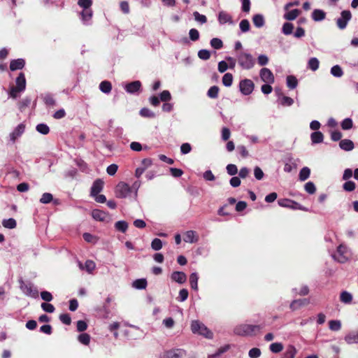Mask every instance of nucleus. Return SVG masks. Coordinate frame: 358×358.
Masks as SVG:
<instances>
[{
	"mask_svg": "<svg viewBox=\"0 0 358 358\" xmlns=\"http://www.w3.org/2000/svg\"><path fill=\"white\" fill-rule=\"evenodd\" d=\"M92 2V0H78V6L81 9L78 13L83 24L85 25L91 24L93 16Z\"/></svg>",
	"mask_w": 358,
	"mask_h": 358,
	"instance_id": "nucleus-1",
	"label": "nucleus"
},
{
	"mask_svg": "<svg viewBox=\"0 0 358 358\" xmlns=\"http://www.w3.org/2000/svg\"><path fill=\"white\" fill-rule=\"evenodd\" d=\"M262 329L260 325L243 324L236 326L234 332L235 334L242 336H251L259 331Z\"/></svg>",
	"mask_w": 358,
	"mask_h": 358,
	"instance_id": "nucleus-2",
	"label": "nucleus"
},
{
	"mask_svg": "<svg viewBox=\"0 0 358 358\" xmlns=\"http://www.w3.org/2000/svg\"><path fill=\"white\" fill-rule=\"evenodd\" d=\"M352 255L351 250L344 244L338 246L336 251L332 255L333 259L341 264L345 263L350 260Z\"/></svg>",
	"mask_w": 358,
	"mask_h": 358,
	"instance_id": "nucleus-3",
	"label": "nucleus"
},
{
	"mask_svg": "<svg viewBox=\"0 0 358 358\" xmlns=\"http://www.w3.org/2000/svg\"><path fill=\"white\" fill-rule=\"evenodd\" d=\"M191 330L194 334L201 335L207 338H212L213 336V332L209 330L204 324L199 320H194L192 322Z\"/></svg>",
	"mask_w": 358,
	"mask_h": 358,
	"instance_id": "nucleus-4",
	"label": "nucleus"
},
{
	"mask_svg": "<svg viewBox=\"0 0 358 358\" xmlns=\"http://www.w3.org/2000/svg\"><path fill=\"white\" fill-rule=\"evenodd\" d=\"M238 64L243 69H250L255 65V60L252 55L248 52H241L237 57Z\"/></svg>",
	"mask_w": 358,
	"mask_h": 358,
	"instance_id": "nucleus-5",
	"label": "nucleus"
},
{
	"mask_svg": "<svg viewBox=\"0 0 358 358\" xmlns=\"http://www.w3.org/2000/svg\"><path fill=\"white\" fill-rule=\"evenodd\" d=\"M20 288L25 295L29 297L36 299L38 296L37 289L31 283L27 284L21 281Z\"/></svg>",
	"mask_w": 358,
	"mask_h": 358,
	"instance_id": "nucleus-6",
	"label": "nucleus"
},
{
	"mask_svg": "<svg viewBox=\"0 0 358 358\" xmlns=\"http://www.w3.org/2000/svg\"><path fill=\"white\" fill-rule=\"evenodd\" d=\"M131 192L130 186L124 182H119L115 187V195L118 198H126Z\"/></svg>",
	"mask_w": 358,
	"mask_h": 358,
	"instance_id": "nucleus-7",
	"label": "nucleus"
},
{
	"mask_svg": "<svg viewBox=\"0 0 358 358\" xmlns=\"http://www.w3.org/2000/svg\"><path fill=\"white\" fill-rule=\"evenodd\" d=\"M26 125L24 123H20L15 127L8 135L10 142L15 143V141L24 133Z\"/></svg>",
	"mask_w": 358,
	"mask_h": 358,
	"instance_id": "nucleus-8",
	"label": "nucleus"
},
{
	"mask_svg": "<svg viewBox=\"0 0 358 358\" xmlns=\"http://www.w3.org/2000/svg\"><path fill=\"white\" fill-rule=\"evenodd\" d=\"M255 85L250 79H244L239 83V89L243 95H250L254 90Z\"/></svg>",
	"mask_w": 358,
	"mask_h": 358,
	"instance_id": "nucleus-9",
	"label": "nucleus"
},
{
	"mask_svg": "<svg viewBox=\"0 0 358 358\" xmlns=\"http://www.w3.org/2000/svg\"><path fill=\"white\" fill-rule=\"evenodd\" d=\"M352 17V14L350 10H343L341 13V17L337 19L336 24L340 29L346 28L348 22Z\"/></svg>",
	"mask_w": 358,
	"mask_h": 358,
	"instance_id": "nucleus-10",
	"label": "nucleus"
},
{
	"mask_svg": "<svg viewBox=\"0 0 358 358\" xmlns=\"http://www.w3.org/2000/svg\"><path fill=\"white\" fill-rule=\"evenodd\" d=\"M186 355L185 350L176 348L164 352L161 358H184Z\"/></svg>",
	"mask_w": 358,
	"mask_h": 358,
	"instance_id": "nucleus-11",
	"label": "nucleus"
},
{
	"mask_svg": "<svg viewBox=\"0 0 358 358\" xmlns=\"http://www.w3.org/2000/svg\"><path fill=\"white\" fill-rule=\"evenodd\" d=\"M259 76L261 80L266 83L272 84L275 81L273 73L267 68L262 69L259 72Z\"/></svg>",
	"mask_w": 358,
	"mask_h": 358,
	"instance_id": "nucleus-12",
	"label": "nucleus"
},
{
	"mask_svg": "<svg viewBox=\"0 0 358 358\" xmlns=\"http://www.w3.org/2000/svg\"><path fill=\"white\" fill-rule=\"evenodd\" d=\"M278 203L281 207H285V208H292V209L305 210L304 208H302L298 203H296L294 201H292L290 199H280L278 201Z\"/></svg>",
	"mask_w": 358,
	"mask_h": 358,
	"instance_id": "nucleus-13",
	"label": "nucleus"
},
{
	"mask_svg": "<svg viewBox=\"0 0 358 358\" xmlns=\"http://www.w3.org/2000/svg\"><path fill=\"white\" fill-rule=\"evenodd\" d=\"M217 20H218L220 24H222V25L227 24V23H228L229 24H234L231 15L230 14H229L228 13H227L226 11H223V10L220 11L218 13Z\"/></svg>",
	"mask_w": 358,
	"mask_h": 358,
	"instance_id": "nucleus-14",
	"label": "nucleus"
},
{
	"mask_svg": "<svg viewBox=\"0 0 358 358\" xmlns=\"http://www.w3.org/2000/svg\"><path fill=\"white\" fill-rule=\"evenodd\" d=\"M171 279L179 284H183L187 280V275L182 271H173L171 275Z\"/></svg>",
	"mask_w": 358,
	"mask_h": 358,
	"instance_id": "nucleus-15",
	"label": "nucleus"
},
{
	"mask_svg": "<svg viewBox=\"0 0 358 358\" xmlns=\"http://www.w3.org/2000/svg\"><path fill=\"white\" fill-rule=\"evenodd\" d=\"M183 241L189 243H196L199 241L198 234L194 231H187L184 234Z\"/></svg>",
	"mask_w": 358,
	"mask_h": 358,
	"instance_id": "nucleus-16",
	"label": "nucleus"
},
{
	"mask_svg": "<svg viewBox=\"0 0 358 358\" xmlns=\"http://www.w3.org/2000/svg\"><path fill=\"white\" fill-rule=\"evenodd\" d=\"M103 182L101 179L96 180L91 187V196H96L103 189Z\"/></svg>",
	"mask_w": 358,
	"mask_h": 358,
	"instance_id": "nucleus-17",
	"label": "nucleus"
},
{
	"mask_svg": "<svg viewBox=\"0 0 358 358\" xmlns=\"http://www.w3.org/2000/svg\"><path fill=\"white\" fill-rule=\"evenodd\" d=\"M16 86L15 87L18 90V91L22 92L25 90L26 87V80L24 77V74L23 73H20L19 76L17 77L15 80Z\"/></svg>",
	"mask_w": 358,
	"mask_h": 358,
	"instance_id": "nucleus-18",
	"label": "nucleus"
},
{
	"mask_svg": "<svg viewBox=\"0 0 358 358\" xmlns=\"http://www.w3.org/2000/svg\"><path fill=\"white\" fill-rule=\"evenodd\" d=\"M344 340L349 345L358 343V331H353L349 332L345 335Z\"/></svg>",
	"mask_w": 358,
	"mask_h": 358,
	"instance_id": "nucleus-19",
	"label": "nucleus"
},
{
	"mask_svg": "<svg viewBox=\"0 0 358 358\" xmlns=\"http://www.w3.org/2000/svg\"><path fill=\"white\" fill-rule=\"evenodd\" d=\"M80 269H85L89 273H91L96 268V264L92 260H87L83 265L81 262H78Z\"/></svg>",
	"mask_w": 358,
	"mask_h": 358,
	"instance_id": "nucleus-20",
	"label": "nucleus"
},
{
	"mask_svg": "<svg viewBox=\"0 0 358 358\" xmlns=\"http://www.w3.org/2000/svg\"><path fill=\"white\" fill-rule=\"evenodd\" d=\"M141 86L140 81H134L129 84H127L125 86V90L130 94L135 93L136 92L138 91L140 87Z\"/></svg>",
	"mask_w": 358,
	"mask_h": 358,
	"instance_id": "nucleus-21",
	"label": "nucleus"
},
{
	"mask_svg": "<svg viewBox=\"0 0 358 358\" xmlns=\"http://www.w3.org/2000/svg\"><path fill=\"white\" fill-rule=\"evenodd\" d=\"M25 65V61L23 59H13L10 62V69L11 71L22 69Z\"/></svg>",
	"mask_w": 358,
	"mask_h": 358,
	"instance_id": "nucleus-22",
	"label": "nucleus"
},
{
	"mask_svg": "<svg viewBox=\"0 0 358 358\" xmlns=\"http://www.w3.org/2000/svg\"><path fill=\"white\" fill-rule=\"evenodd\" d=\"M341 149L345 151H351L354 149V143L350 139L341 140L339 143Z\"/></svg>",
	"mask_w": 358,
	"mask_h": 358,
	"instance_id": "nucleus-23",
	"label": "nucleus"
},
{
	"mask_svg": "<svg viewBox=\"0 0 358 358\" xmlns=\"http://www.w3.org/2000/svg\"><path fill=\"white\" fill-rule=\"evenodd\" d=\"M308 303H309V301L306 299H296V300H294L291 303L289 307L292 310H295L298 309L299 308L306 306Z\"/></svg>",
	"mask_w": 358,
	"mask_h": 358,
	"instance_id": "nucleus-24",
	"label": "nucleus"
},
{
	"mask_svg": "<svg viewBox=\"0 0 358 358\" xmlns=\"http://www.w3.org/2000/svg\"><path fill=\"white\" fill-rule=\"evenodd\" d=\"M325 17V12L320 9H315L312 13V18L315 22L322 21Z\"/></svg>",
	"mask_w": 358,
	"mask_h": 358,
	"instance_id": "nucleus-25",
	"label": "nucleus"
},
{
	"mask_svg": "<svg viewBox=\"0 0 358 358\" xmlns=\"http://www.w3.org/2000/svg\"><path fill=\"white\" fill-rule=\"evenodd\" d=\"M287 13L284 15L283 17L286 20L292 21L294 20L301 13L299 9H294L292 10H286Z\"/></svg>",
	"mask_w": 358,
	"mask_h": 358,
	"instance_id": "nucleus-26",
	"label": "nucleus"
},
{
	"mask_svg": "<svg viewBox=\"0 0 358 358\" xmlns=\"http://www.w3.org/2000/svg\"><path fill=\"white\" fill-rule=\"evenodd\" d=\"M352 299V294L348 291H343L340 294V301L345 304L350 303Z\"/></svg>",
	"mask_w": 358,
	"mask_h": 358,
	"instance_id": "nucleus-27",
	"label": "nucleus"
},
{
	"mask_svg": "<svg viewBox=\"0 0 358 358\" xmlns=\"http://www.w3.org/2000/svg\"><path fill=\"white\" fill-rule=\"evenodd\" d=\"M252 22L256 27L261 28L265 24L264 17L261 14H256L252 17Z\"/></svg>",
	"mask_w": 358,
	"mask_h": 358,
	"instance_id": "nucleus-28",
	"label": "nucleus"
},
{
	"mask_svg": "<svg viewBox=\"0 0 358 358\" xmlns=\"http://www.w3.org/2000/svg\"><path fill=\"white\" fill-rule=\"evenodd\" d=\"M92 216L95 220L103 221L106 218L107 214L102 210L95 209L92 210Z\"/></svg>",
	"mask_w": 358,
	"mask_h": 358,
	"instance_id": "nucleus-29",
	"label": "nucleus"
},
{
	"mask_svg": "<svg viewBox=\"0 0 358 358\" xmlns=\"http://www.w3.org/2000/svg\"><path fill=\"white\" fill-rule=\"evenodd\" d=\"M198 280H199V275H198L197 273L194 272L190 274L189 284H190L191 288L195 291L198 290Z\"/></svg>",
	"mask_w": 358,
	"mask_h": 358,
	"instance_id": "nucleus-30",
	"label": "nucleus"
},
{
	"mask_svg": "<svg viewBox=\"0 0 358 358\" xmlns=\"http://www.w3.org/2000/svg\"><path fill=\"white\" fill-rule=\"evenodd\" d=\"M310 139L313 144L320 143L324 140V136L320 131H314L310 135Z\"/></svg>",
	"mask_w": 358,
	"mask_h": 358,
	"instance_id": "nucleus-31",
	"label": "nucleus"
},
{
	"mask_svg": "<svg viewBox=\"0 0 358 358\" xmlns=\"http://www.w3.org/2000/svg\"><path fill=\"white\" fill-rule=\"evenodd\" d=\"M133 287L137 289H143L147 287V280L145 278L137 279L132 283Z\"/></svg>",
	"mask_w": 358,
	"mask_h": 358,
	"instance_id": "nucleus-32",
	"label": "nucleus"
},
{
	"mask_svg": "<svg viewBox=\"0 0 358 358\" xmlns=\"http://www.w3.org/2000/svg\"><path fill=\"white\" fill-rule=\"evenodd\" d=\"M99 89L102 92L109 94L112 90V85L109 81L104 80L100 83Z\"/></svg>",
	"mask_w": 358,
	"mask_h": 358,
	"instance_id": "nucleus-33",
	"label": "nucleus"
},
{
	"mask_svg": "<svg viewBox=\"0 0 358 358\" xmlns=\"http://www.w3.org/2000/svg\"><path fill=\"white\" fill-rule=\"evenodd\" d=\"M115 228L117 231L124 233L128 229V223L124 220L117 221L115 224Z\"/></svg>",
	"mask_w": 358,
	"mask_h": 358,
	"instance_id": "nucleus-34",
	"label": "nucleus"
},
{
	"mask_svg": "<svg viewBox=\"0 0 358 358\" xmlns=\"http://www.w3.org/2000/svg\"><path fill=\"white\" fill-rule=\"evenodd\" d=\"M310 175V169L308 167H303L301 169L299 175V178L301 181H305Z\"/></svg>",
	"mask_w": 358,
	"mask_h": 358,
	"instance_id": "nucleus-35",
	"label": "nucleus"
},
{
	"mask_svg": "<svg viewBox=\"0 0 358 358\" xmlns=\"http://www.w3.org/2000/svg\"><path fill=\"white\" fill-rule=\"evenodd\" d=\"M2 225L5 228L12 229L16 227L17 223L15 219L9 218L3 220L2 221Z\"/></svg>",
	"mask_w": 358,
	"mask_h": 358,
	"instance_id": "nucleus-36",
	"label": "nucleus"
},
{
	"mask_svg": "<svg viewBox=\"0 0 358 358\" xmlns=\"http://www.w3.org/2000/svg\"><path fill=\"white\" fill-rule=\"evenodd\" d=\"M233 79L234 78H233L232 74L230 73H227L222 77V84L225 87H231L232 85V83H233Z\"/></svg>",
	"mask_w": 358,
	"mask_h": 358,
	"instance_id": "nucleus-37",
	"label": "nucleus"
},
{
	"mask_svg": "<svg viewBox=\"0 0 358 358\" xmlns=\"http://www.w3.org/2000/svg\"><path fill=\"white\" fill-rule=\"evenodd\" d=\"M331 74L336 78H341L343 75V71L339 65H335L331 69Z\"/></svg>",
	"mask_w": 358,
	"mask_h": 358,
	"instance_id": "nucleus-38",
	"label": "nucleus"
},
{
	"mask_svg": "<svg viewBox=\"0 0 358 358\" xmlns=\"http://www.w3.org/2000/svg\"><path fill=\"white\" fill-rule=\"evenodd\" d=\"M286 81L287 85L289 89H295L298 85V80L294 76H288Z\"/></svg>",
	"mask_w": 358,
	"mask_h": 358,
	"instance_id": "nucleus-39",
	"label": "nucleus"
},
{
	"mask_svg": "<svg viewBox=\"0 0 358 358\" xmlns=\"http://www.w3.org/2000/svg\"><path fill=\"white\" fill-rule=\"evenodd\" d=\"M319 65L320 62L316 57H311L308 63V68L313 71H315L318 69Z\"/></svg>",
	"mask_w": 358,
	"mask_h": 358,
	"instance_id": "nucleus-40",
	"label": "nucleus"
},
{
	"mask_svg": "<svg viewBox=\"0 0 358 358\" xmlns=\"http://www.w3.org/2000/svg\"><path fill=\"white\" fill-rule=\"evenodd\" d=\"M329 327L331 331H338L341 328V322L340 320H330L329 322Z\"/></svg>",
	"mask_w": 358,
	"mask_h": 358,
	"instance_id": "nucleus-41",
	"label": "nucleus"
},
{
	"mask_svg": "<svg viewBox=\"0 0 358 358\" xmlns=\"http://www.w3.org/2000/svg\"><path fill=\"white\" fill-rule=\"evenodd\" d=\"M278 101L283 106H290L294 103L293 99L284 95H282V97L278 100Z\"/></svg>",
	"mask_w": 358,
	"mask_h": 358,
	"instance_id": "nucleus-42",
	"label": "nucleus"
},
{
	"mask_svg": "<svg viewBox=\"0 0 358 358\" xmlns=\"http://www.w3.org/2000/svg\"><path fill=\"white\" fill-rule=\"evenodd\" d=\"M297 353V350L293 345H289L285 353V358H294Z\"/></svg>",
	"mask_w": 358,
	"mask_h": 358,
	"instance_id": "nucleus-43",
	"label": "nucleus"
},
{
	"mask_svg": "<svg viewBox=\"0 0 358 358\" xmlns=\"http://www.w3.org/2000/svg\"><path fill=\"white\" fill-rule=\"evenodd\" d=\"M163 247L162 241L157 238H154L151 242V248L155 251L161 250Z\"/></svg>",
	"mask_w": 358,
	"mask_h": 358,
	"instance_id": "nucleus-44",
	"label": "nucleus"
},
{
	"mask_svg": "<svg viewBox=\"0 0 358 358\" xmlns=\"http://www.w3.org/2000/svg\"><path fill=\"white\" fill-rule=\"evenodd\" d=\"M294 25L290 22H285L282 27V31L285 35H289L292 33Z\"/></svg>",
	"mask_w": 358,
	"mask_h": 358,
	"instance_id": "nucleus-45",
	"label": "nucleus"
},
{
	"mask_svg": "<svg viewBox=\"0 0 358 358\" xmlns=\"http://www.w3.org/2000/svg\"><path fill=\"white\" fill-rule=\"evenodd\" d=\"M219 87L217 86H212L209 88L207 95L211 99H216L218 96Z\"/></svg>",
	"mask_w": 358,
	"mask_h": 358,
	"instance_id": "nucleus-46",
	"label": "nucleus"
},
{
	"mask_svg": "<svg viewBox=\"0 0 358 358\" xmlns=\"http://www.w3.org/2000/svg\"><path fill=\"white\" fill-rule=\"evenodd\" d=\"M239 27L242 33L248 32L250 28V22L246 19L242 20L239 23Z\"/></svg>",
	"mask_w": 358,
	"mask_h": 358,
	"instance_id": "nucleus-47",
	"label": "nucleus"
},
{
	"mask_svg": "<svg viewBox=\"0 0 358 358\" xmlns=\"http://www.w3.org/2000/svg\"><path fill=\"white\" fill-rule=\"evenodd\" d=\"M210 45L214 49L220 50L223 47V43L221 39L213 38L210 40Z\"/></svg>",
	"mask_w": 358,
	"mask_h": 358,
	"instance_id": "nucleus-48",
	"label": "nucleus"
},
{
	"mask_svg": "<svg viewBox=\"0 0 358 358\" xmlns=\"http://www.w3.org/2000/svg\"><path fill=\"white\" fill-rule=\"evenodd\" d=\"M78 341L85 345H87L90 342V336L88 334L83 333L78 336Z\"/></svg>",
	"mask_w": 358,
	"mask_h": 358,
	"instance_id": "nucleus-49",
	"label": "nucleus"
},
{
	"mask_svg": "<svg viewBox=\"0 0 358 358\" xmlns=\"http://www.w3.org/2000/svg\"><path fill=\"white\" fill-rule=\"evenodd\" d=\"M270 350L273 353H278L282 350L283 345L280 343H273L270 345Z\"/></svg>",
	"mask_w": 358,
	"mask_h": 358,
	"instance_id": "nucleus-50",
	"label": "nucleus"
},
{
	"mask_svg": "<svg viewBox=\"0 0 358 358\" xmlns=\"http://www.w3.org/2000/svg\"><path fill=\"white\" fill-rule=\"evenodd\" d=\"M52 199L53 196L52 194L46 192L42 194V196L40 199V202L41 203L47 204L50 203L52 201Z\"/></svg>",
	"mask_w": 358,
	"mask_h": 358,
	"instance_id": "nucleus-51",
	"label": "nucleus"
},
{
	"mask_svg": "<svg viewBox=\"0 0 358 358\" xmlns=\"http://www.w3.org/2000/svg\"><path fill=\"white\" fill-rule=\"evenodd\" d=\"M353 126V122L351 118H345L341 122V127L344 130L350 129Z\"/></svg>",
	"mask_w": 358,
	"mask_h": 358,
	"instance_id": "nucleus-52",
	"label": "nucleus"
},
{
	"mask_svg": "<svg viewBox=\"0 0 358 358\" xmlns=\"http://www.w3.org/2000/svg\"><path fill=\"white\" fill-rule=\"evenodd\" d=\"M140 115L142 116V117H150V118H152V117H155V114L154 112H152V110H150V109L147 108H142L141 110H140Z\"/></svg>",
	"mask_w": 358,
	"mask_h": 358,
	"instance_id": "nucleus-53",
	"label": "nucleus"
},
{
	"mask_svg": "<svg viewBox=\"0 0 358 358\" xmlns=\"http://www.w3.org/2000/svg\"><path fill=\"white\" fill-rule=\"evenodd\" d=\"M36 131L41 134H48L50 131L48 126L45 124H39L36 126Z\"/></svg>",
	"mask_w": 358,
	"mask_h": 358,
	"instance_id": "nucleus-54",
	"label": "nucleus"
},
{
	"mask_svg": "<svg viewBox=\"0 0 358 358\" xmlns=\"http://www.w3.org/2000/svg\"><path fill=\"white\" fill-rule=\"evenodd\" d=\"M194 20L201 24H204L207 22L206 15L200 14L199 12L195 11L193 13Z\"/></svg>",
	"mask_w": 358,
	"mask_h": 358,
	"instance_id": "nucleus-55",
	"label": "nucleus"
},
{
	"mask_svg": "<svg viewBox=\"0 0 358 358\" xmlns=\"http://www.w3.org/2000/svg\"><path fill=\"white\" fill-rule=\"evenodd\" d=\"M262 355L259 348H253L249 350L248 355L250 358H259Z\"/></svg>",
	"mask_w": 358,
	"mask_h": 358,
	"instance_id": "nucleus-56",
	"label": "nucleus"
},
{
	"mask_svg": "<svg viewBox=\"0 0 358 358\" xmlns=\"http://www.w3.org/2000/svg\"><path fill=\"white\" fill-rule=\"evenodd\" d=\"M198 57L203 60H207L210 57V52L208 50H200L198 52Z\"/></svg>",
	"mask_w": 358,
	"mask_h": 358,
	"instance_id": "nucleus-57",
	"label": "nucleus"
},
{
	"mask_svg": "<svg viewBox=\"0 0 358 358\" xmlns=\"http://www.w3.org/2000/svg\"><path fill=\"white\" fill-rule=\"evenodd\" d=\"M304 189L308 194H314L316 191V187H315L314 183L312 182H306L304 186Z\"/></svg>",
	"mask_w": 358,
	"mask_h": 358,
	"instance_id": "nucleus-58",
	"label": "nucleus"
},
{
	"mask_svg": "<svg viewBox=\"0 0 358 358\" xmlns=\"http://www.w3.org/2000/svg\"><path fill=\"white\" fill-rule=\"evenodd\" d=\"M43 101L48 106H55V100L53 96L50 94H46L43 96Z\"/></svg>",
	"mask_w": 358,
	"mask_h": 358,
	"instance_id": "nucleus-59",
	"label": "nucleus"
},
{
	"mask_svg": "<svg viewBox=\"0 0 358 358\" xmlns=\"http://www.w3.org/2000/svg\"><path fill=\"white\" fill-rule=\"evenodd\" d=\"M192 150V146L189 143H184L180 146V152L182 155H187Z\"/></svg>",
	"mask_w": 358,
	"mask_h": 358,
	"instance_id": "nucleus-60",
	"label": "nucleus"
},
{
	"mask_svg": "<svg viewBox=\"0 0 358 358\" xmlns=\"http://www.w3.org/2000/svg\"><path fill=\"white\" fill-rule=\"evenodd\" d=\"M188 294H189V293H188L187 289H180L179 292L178 300L181 302L185 301V300H187V299L188 297Z\"/></svg>",
	"mask_w": 358,
	"mask_h": 358,
	"instance_id": "nucleus-61",
	"label": "nucleus"
},
{
	"mask_svg": "<svg viewBox=\"0 0 358 358\" xmlns=\"http://www.w3.org/2000/svg\"><path fill=\"white\" fill-rule=\"evenodd\" d=\"M159 97L160 100L164 102L170 101L171 99V93L168 90L162 91L159 95Z\"/></svg>",
	"mask_w": 358,
	"mask_h": 358,
	"instance_id": "nucleus-62",
	"label": "nucleus"
},
{
	"mask_svg": "<svg viewBox=\"0 0 358 358\" xmlns=\"http://www.w3.org/2000/svg\"><path fill=\"white\" fill-rule=\"evenodd\" d=\"M118 169V166L115 164L109 165L106 169V172L109 176H114Z\"/></svg>",
	"mask_w": 358,
	"mask_h": 358,
	"instance_id": "nucleus-63",
	"label": "nucleus"
},
{
	"mask_svg": "<svg viewBox=\"0 0 358 358\" xmlns=\"http://www.w3.org/2000/svg\"><path fill=\"white\" fill-rule=\"evenodd\" d=\"M227 171L230 176H235L238 173L237 166L235 164H228L227 166Z\"/></svg>",
	"mask_w": 358,
	"mask_h": 358,
	"instance_id": "nucleus-64",
	"label": "nucleus"
}]
</instances>
